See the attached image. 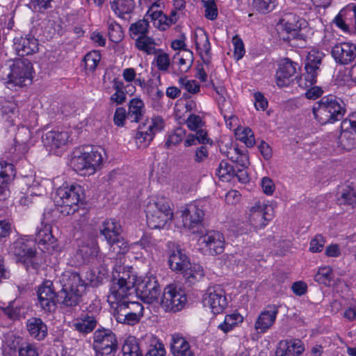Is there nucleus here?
I'll return each mask as SVG.
<instances>
[{"mask_svg": "<svg viewBox=\"0 0 356 356\" xmlns=\"http://www.w3.org/2000/svg\"><path fill=\"white\" fill-rule=\"evenodd\" d=\"M164 122L162 118L157 116L151 119L150 121L147 120L138 127L136 134V143H145V146L152 140L156 132L163 129Z\"/></svg>", "mask_w": 356, "mask_h": 356, "instance_id": "ddd939ff", "label": "nucleus"}, {"mask_svg": "<svg viewBox=\"0 0 356 356\" xmlns=\"http://www.w3.org/2000/svg\"><path fill=\"white\" fill-rule=\"evenodd\" d=\"M147 224L152 229H162L173 216L170 200L157 197L148 202L145 207Z\"/></svg>", "mask_w": 356, "mask_h": 356, "instance_id": "39448f33", "label": "nucleus"}, {"mask_svg": "<svg viewBox=\"0 0 356 356\" xmlns=\"http://www.w3.org/2000/svg\"><path fill=\"white\" fill-rule=\"evenodd\" d=\"M60 282L62 289L56 295L52 282L44 281L38 288V298H56L57 302L65 307H73L78 305L86 290L85 281L78 273L66 271L62 275Z\"/></svg>", "mask_w": 356, "mask_h": 356, "instance_id": "f257e3e1", "label": "nucleus"}, {"mask_svg": "<svg viewBox=\"0 0 356 356\" xmlns=\"http://www.w3.org/2000/svg\"><path fill=\"white\" fill-rule=\"evenodd\" d=\"M68 138L69 134L66 131H50L42 136V142L46 149L53 153L65 146Z\"/></svg>", "mask_w": 356, "mask_h": 356, "instance_id": "412c9836", "label": "nucleus"}, {"mask_svg": "<svg viewBox=\"0 0 356 356\" xmlns=\"http://www.w3.org/2000/svg\"><path fill=\"white\" fill-rule=\"evenodd\" d=\"M38 299L40 307L44 312L50 313L56 310V298H44V296H42V298H38Z\"/></svg>", "mask_w": 356, "mask_h": 356, "instance_id": "4d7b16f0", "label": "nucleus"}, {"mask_svg": "<svg viewBox=\"0 0 356 356\" xmlns=\"http://www.w3.org/2000/svg\"><path fill=\"white\" fill-rule=\"evenodd\" d=\"M204 215V205L201 202H193L186 205L182 212L184 227L195 233L197 231L194 229L202 225Z\"/></svg>", "mask_w": 356, "mask_h": 356, "instance_id": "9d476101", "label": "nucleus"}, {"mask_svg": "<svg viewBox=\"0 0 356 356\" xmlns=\"http://www.w3.org/2000/svg\"><path fill=\"white\" fill-rule=\"evenodd\" d=\"M186 131L181 127L176 128L172 133H170L165 143V147L170 149L172 146H175L179 144L183 138L185 137Z\"/></svg>", "mask_w": 356, "mask_h": 356, "instance_id": "c03bdc74", "label": "nucleus"}, {"mask_svg": "<svg viewBox=\"0 0 356 356\" xmlns=\"http://www.w3.org/2000/svg\"><path fill=\"white\" fill-rule=\"evenodd\" d=\"M10 72L8 74V83L22 86L27 79L32 78L33 65L26 58L17 59L10 66Z\"/></svg>", "mask_w": 356, "mask_h": 356, "instance_id": "f8f14e48", "label": "nucleus"}, {"mask_svg": "<svg viewBox=\"0 0 356 356\" xmlns=\"http://www.w3.org/2000/svg\"><path fill=\"white\" fill-rule=\"evenodd\" d=\"M267 205L265 204L257 203L249 210V219L256 227H264L266 222L268 221L266 218Z\"/></svg>", "mask_w": 356, "mask_h": 356, "instance_id": "c85d7f7f", "label": "nucleus"}, {"mask_svg": "<svg viewBox=\"0 0 356 356\" xmlns=\"http://www.w3.org/2000/svg\"><path fill=\"white\" fill-rule=\"evenodd\" d=\"M341 129H350L356 131V112L353 113L348 119H345L341 122Z\"/></svg>", "mask_w": 356, "mask_h": 356, "instance_id": "774afa93", "label": "nucleus"}, {"mask_svg": "<svg viewBox=\"0 0 356 356\" xmlns=\"http://www.w3.org/2000/svg\"><path fill=\"white\" fill-rule=\"evenodd\" d=\"M134 293L144 302L152 304L157 302L161 288L156 277H145L138 284Z\"/></svg>", "mask_w": 356, "mask_h": 356, "instance_id": "1a4fd4ad", "label": "nucleus"}, {"mask_svg": "<svg viewBox=\"0 0 356 356\" xmlns=\"http://www.w3.org/2000/svg\"><path fill=\"white\" fill-rule=\"evenodd\" d=\"M136 6V0H113L111 2V9L120 17L131 13Z\"/></svg>", "mask_w": 356, "mask_h": 356, "instance_id": "e433bc0d", "label": "nucleus"}, {"mask_svg": "<svg viewBox=\"0 0 356 356\" xmlns=\"http://www.w3.org/2000/svg\"><path fill=\"white\" fill-rule=\"evenodd\" d=\"M207 144L211 145L212 140L208 137L205 129L199 130L195 134H189L184 141L185 147L201 145L195 152L194 160L197 163H202L208 158L209 152L205 146Z\"/></svg>", "mask_w": 356, "mask_h": 356, "instance_id": "6e6552de", "label": "nucleus"}, {"mask_svg": "<svg viewBox=\"0 0 356 356\" xmlns=\"http://www.w3.org/2000/svg\"><path fill=\"white\" fill-rule=\"evenodd\" d=\"M331 53L337 63L347 65L356 56V46L349 42L339 43L332 47Z\"/></svg>", "mask_w": 356, "mask_h": 356, "instance_id": "6ab92c4d", "label": "nucleus"}, {"mask_svg": "<svg viewBox=\"0 0 356 356\" xmlns=\"http://www.w3.org/2000/svg\"><path fill=\"white\" fill-rule=\"evenodd\" d=\"M234 155H232L230 160L236 163V168H246L249 165V159L246 154L239 152L238 148H234Z\"/></svg>", "mask_w": 356, "mask_h": 356, "instance_id": "603ef678", "label": "nucleus"}, {"mask_svg": "<svg viewBox=\"0 0 356 356\" xmlns=\"http://www.w3.org/2000/svg\"><path fill=\"white\" fill-rule=\"evenodd\" d=\"M332 269L330 266L320 268L316 274L314 279L318 282H323L325 280H330Z\"/></svg>", "mask_w": 356, "mask_h": 356, "instance_id": "680f3d73", "label": "nucleus"}, {"mask_svg": "<svg viewBox=\"0 0 356 356\" xmlns=\"http://www.w3.org/2000/svg\"><path fill=\"white\" fill-rule=\"evenodd\" d=\"M181 273L189 285L195 284L204 277V271L202 266L196 264L193 265L190 264V266L186 267Z\"/></svg>", "mask_w": 356, "mask_h": 356, "instance_id": "473e14b6", "label": "nucleus"}, {"mask_svg": "<svg viewBox=\"0 0 356 356\" xmlns=\"http://www.w3.org/2000/svg\"><path fill=\"white\" fill-rule=\"evenodd\" d=\"M123 356H143V352L135 337H128L122 347Z\"/></svg>", "mask_w": 356, "mask_h": 356, "instance_id": "58836bf2", "label": "nucleus"}, {"mask_svg": "<svg viewBox=\"0 0 356 356\" xmlns=\"http://www.w3.org/2000/svg\"><path fill=\"white\" fill-rule=\"evenodd\" d=\"M137 244L146 251H151L156 245V240L147 234H144Z\"/></svg>", "mask_w": 356, "mask_h": 356, "instance_id": "e2e57ef3", "label": "nucleus"}, {"mask_svg": "<svg viewBox=\"0 0 356 356\" xmlns=\"http://www.w3.org/2000/svg\"><path fill=\"white\" fill-rule=\"evenodd\" d=\"M186 302V294L180 288L170 284L164 289L161 304L165 311L179 312L184 308Z\"/></svg>", "mask_w": 356, "mask_h": 356, "instance_id": "0eeeda50", "label": "nucleus"}, {"mask_svg": "<svg viewBox=\"0 0 356 356\" xmlns=\"http://www.w3.org/2000/svg\"><path fill=\"white\" fill-rule=\"evenodd\" d=\"M122 232V226L113 218L105 220L100 227V234L104 236L107 243L120 236Z\"/></svg>", "mask_w": 356, "mask_h": 356, "instance_id": "a878e982", "label": "nucleus"}, {"mask_svg": "<svg viewBox=\"0 0 356 356\" xmlns=\"http://www.w3.org/2000/svg\"><path fill=\"white\" fill-rule=\"evenodd\" d=\"M135 283L136 277L127 270L119 272L113 276L107 298L115 312L124 310L126 312L143 314V305L132 300Z\"/></svg>", "mask_w": 356, "mask_h": 356, "instance_id": "f03ea898", "label": "nucleus"}, {"mask_svg": "<svg viewBox=\"0 0 356 356\" xmlns=\"http://www.w3.org/2000/svg\"><path fill=\"white\" fill-rule=\"evenodd\" d=\"M149 22L147 19H140L132 24L129 27L130 35L132 38L140 35H145L148 32Z\"/></svg>", "mask_w": 356, "mask_h": 356, "instance_id": "de8ad7c7", "label": "nucleus"}, {"mask_svg": "<svg viewBox=\"0 0 356 356\" xmlns=\"http://www.w3.org/2000/svg\"><path fill=\"white\" fill-rule=\"evenodd\" d=\"M334 22L343 31H348L350 24L354 22L356 30V6H348L341 9L335 17Z\"/></svg>", "mask_w": 356, "mask_h": 356, "instance_id": "4be33fe9", "label": "nucleus"}, {"mask_svg": "<svg viewBox=\"0 0 356 356\" xmlns=\"http://www.w3.org/2000/svg\"><path fill=\"white\" fill-rule=\"evenodd\" d=\"M101 59L100 54L98 51H93L88 53L83 58L85 67L89 71H94Z\"/></svg>", "mask_w": 356, "mask_h": 356, "instance_id": "8fccbe9b", "label": "nucleus"}, {"mask_svg": "<svg viewBox=\"0 0 356 356\" xmlns=\"http://www.w3.org/2000/svg\"><path fill=\"white\" fill-rule=\"evenodd\" d=\"M126 118H127V113L125 108L118 107L113 116L114 124L118 127H123Z\"/></svg>", "mask_w": 356, "mask_h": 356, "instance_id": "0e129e2a", "label": "nucleus"}, {"mask_svg": "<svg viewBox=\"0 0 356 356\" xmlns=\"http://www.w3.org/2000/svg\"><path fill=\"white\" fill-rule=\"evenodd\" d=\"M280 22L284 30L291 34L293 38L304 40L303 35L300 33L301 24L296 20V15L287 14Z\"/></svg>", "mask_w": 356, "mask_h": 356, "instance_id": "7c9ffc66", "label": "nucleus"}, {"mask_svg": "<svg viewBox=\"0 0 356 356\" xmlns=\"http://www.w3.org/2000/svg\"><path fill=\"white\" fill-rule=\"evenodd\" d=\"M114 315L118 322L133 325L139 322L143 314L126 312L122 310V312H115Z\"/></svg>", "mask_w": 356, "mask_h": 356, "instance_id": "37998d69", "label": "nucleus"}, {"mask_svg": "<svg viewBox=\"0 0 356 356\" xmlns=\"http://www.w3.org/2000/svg\"><path fill=\"white\" fill-rule=\"evenodd\" d=\"M235 168L231 165L227 161H222L216 169V175L220 179L229 180L234 177Z\"/></svg>", "mask_w": 356, "mask_h": 356, "instance_id": "49530a36", "label": "nucleus"}, {"mask_svg": "<svg viewBox=\"0 0 356 356\" xmlns=\"http://www.w3.org/2000/svg\"><path fill=\"white\" fill-rule=\"evenodd\" d=\"M325 243V239L321 234L316 235L310 241L309 250L312 252H321Z\"/></svg>", "mask_w": 356, "mask_h": 356, "instance_id": "13d9d810", "label": "nucleus"}, {"mask_svg": "<svg viewBox=\"0 0 356 356\" xmlns=\"http://www.w3.org/2000/svg\"><path fill=\"white\" fill-rule=\"evenodd\" d=\"M124 33L120 25L111 23L108 26V37L111 41L115 43L120 42L123 38Z\"/></svg>", "mask_w": 356, "mask_h": 356, "instance_id": "3c124183", "label": "nucleus"}, {"mask_svg": "<svg viewBox=\"0 0 356 356\" xmlns=\"http://www.w3.org/2000/svg\"><path fill=\"white\" fill-rule=\"evenodd\" d=\"M186 123L191 131H196V132L203 129L202 127L204 125V122L202 121L201 117L195 114H191L188 117Z\"/></svg>", "mask_w": 356, "mask_h": 356, "instance_id": "6e6d98bb", "label": "nucleus"}, {"mask_svg": "<svg viewBox=\"0 0 356 356\" xmlns=\"http://www.w3.org/2000/svg\"><path fill=\"white\" fill-rule=\"evenodd\" d=\"M97 323V321L93 315H90L88 313H82L74 321L73 327L80 333L88 334L95 328Z\"/></svg>", "mask_w": 356, "mask_h": 356, "instance_id": "bb28decb", "label": "nucleus"}, {"mask_svg": "<svg viewBox=\"0 0 356 356\" xmlns=\"http://www.w3.org/2000/svg\"><path fill=\"white\" fill-rule=\"evenodd\" d=\"M165 350L161 343H157L155 346H151L145 356H165Z\"/></svg>", "mask_w": 356, "mask_h": 356, "instance_id": "338daca9", "label": "nucleus"}, {"mask_svg": "<svg viewBox=\"0 0 356 356\" xmlns=\"http://www.w3.org/2000/svg\"><path fill=\"white\" fill-rule=\"evenodd\" d=\"M202 243L205 245L211 255L220 254L225 250V238L218 231H209L201 237Z\"/></svg>", "mask_w": 356, "mask_h": 356, "instance_id": "aec40b11", "label": "nucleus"}, {"mask_svg": "<svg viewBox=\"0 0 356 356\" xmlns=\"http://www.w3.org/2000/svg\"><path fill=\"white\" fill-rule=\"evenodd\" d=\"M312 113L321 124H332L343 119L346 108L342 100L334 95H326L314 104Z\"/></svg>", "mask_w": 356, "mask_h": 356, "instance_id": "20e7f679", "label": "nucleus"}, {"mask_svg": "<svg viewBox=\"0 0 356 356\" xmlns=\"http://www.w3.org/2000/svg\"><path fill=\"white\" fill-rule=\"evenodd\" d=\"M204 306H209L213 314H220L227 305L224 291L220 286L208 289L203 300Z\"/></svg>", "mask_w": 356, "mask_h": 356, "instance_id": "2eb2a0df", "label": "nucleus"}, {"mask_svg": "<svg viewBox=\"0 0 356 356\" xmlns=\"http://www.w3.org/2000/svg\"><path fill=\"white\" fill-rule=\"evenodd\" d=\"M341 200L342 201L341 203L354 207L356 205V191L350 189L348 192L342 193Z\"/></svg>", "mask_w": 356, "mask_h": 356, "instance_id": "69168bd1", "label": "nucleus"}, {"mask_svg": "<svg viewBox=\"0 0 356 356\" xmlns=\"http://www.w3.org/2000/svg\"><path fill=\"white\" fill-rule=\"evenodd\" d=\"M26 327L29 335L38 341L43 340L47 335V327L40 318L32 317L28 319Z\"/></svg>", "mask_w": 356, "mask_h": 356, "instance_id": "393cba45", "label": "nucleus"}, {"mask_svg": "<svg viewBox=\"0 0 356 356\" xmlns=\"http://www.w3.org/2000/svg\"><path fill=\"white\" fill-rule=\"evenodd\" d=\"M156 54V56H155L154 60L156 62L157 68L160 71L166 72L170 65V60L168 54L162 52V51H159Z\"/></svg>", "mask_w": 356, "mask_h": 356, "instance_id": "5fc2aeb1", "label": "nucleus"}, {"mask_svg": "<svg viewBox=\"0 0 356 356\" xmlns=\"http://www.w3.org/2000/svg\"><path fill=\"white\" fill-rule=\"evenodd\" d=\"M243 321V317L240 314L233 313L226 315L223 323H220L218 327L223 332L227 333Z\"/></svg>", "mask_w": 356, "mask_h": 356, "instance_id": "ea45409f", "label": "nucleus"}, {"mask_svg": "<svg viewBox=\"0 0 356 356\" xmlns=\"http://www.w3.org/2000/svg\"><path fill=\"white\" fill-rule=\"evenodd\" d=\"M324 54L316 49H311L307 56L305 63V80L311 85L316 83V77L320 72V65Z\"/></svg>", "mask_w": 356, "mask_h": 356, "instance_id": "4468645a", "label": "nucleus"}, {"mask_svg": "<svg viewBox=\"0 0 356 356\" xmlns=\"http://www.w3.org/2000/svg\"><path fill=\"white\" fill-rule=\"evenodd\" d=\"M338 138V145L342 149L349 151L356 147V131L341 129Z\"/></svg>", "mask_w": 356, "mask_h": 356, "instance_id": "c9c22d12", "label": "nucleus"}, {"mask_svg": "<svg viewBox=\"0 0 356 356\" xmlns=\"http://www.w3.org/2000/svg\"><path fill=\"white\" fill-rule=\"evenodd\" d=\"M35 235V241L42 252H51L54 250L56 239L52 235L49 225L41 223L40 227L36 228Z\"/></svg>", "mask_w": 356, "mask_h": 356, "instance_id": "f3484780", "label": "nucleus"}, {"mask_svg": "<svg viewBox=\"0 0 356 356\" xmlns=\"http://www.w3.org/2000/svg\"><path fill=\"white\" fill-rule=\"evenodd\" d=\"M127 118L131 122H138L145 116V108L143 100L139 98H133L128 104Z\"/></svg>", "mask_w": 356, "mask_h": 356, "instance_id": "cd10ccee", "label": "nucleus"}, {"mask_svg": "<svg viewBox=\"0 0 356 356\" xmlns=\"http://www.w3.org/2000/svg\"><path fill=\"white\" fill-rule=\"evenodd\" d=\"M168 263L172 270L180 273H182L191 264L188 257L179 247H177L170 254Z\"/></svg>", "mask_w": 356, "mask_h": 356, "instance_id": "b1692460", "label": "nucleus"}, {"mask_svg": "<svg viewBox=\"0 0 356 356\" xmlns=\"http://www.w3.org/2000/svg\"><path fill=\"white\" fill-rule=\"evenodd\" d=\"M118 348L116 335L109 329H98L93 334L96 356H115Z\"/></svg>", "mask_w": 356, "mask_h": 356, "instance_id": "423d86ee", "label": "nucleus"}, {"mask_svg": "<svg viewBox=\"0 0 356 356\" xmlns=\"http://www.w3.org/2000/svg\"><path fill=\"white\" fill-rule=\"evenodd\" d=\"M110 252L115 256L127 254L129 250L128 242L121 235L108 242Z\"/></svg>", "mask_w": 356, "mask_h": 356, "instance_id": "4c0bfd02", "label": "nucleus"}, {"mask_svg": "<svg viewBox=\"0 0 356 356\" xmlns=\"http://www.w3.org/2000/svg\"><path fill=\"white\" fill-rule=\"evenodd\" d=\"M232 42L234 47V57L236 60H240L243 58L245 52L243 42L238 35H235L232 38Z\"/></svg>", "mask_w": 356, "mask_h": 356, "instance_id": "bf43d9fd", "label": "nucleus"}, {"mask_svg": "<svg viewBox=\"0 0 356 356\" xmlns=\"http://www.w3.org/2000/svg\"><path fill=\"white\" fill-rule=\"evenodd\" d=\"M195 45L204 63L209 65L211 62V45L209 37L206 33H203L197 38Z\"/></svg>", "mask_w": 356, "mask_h": 356, "instance_id": "f704fd0d", "label": "nucleus"}, {"mask_svg": "<svg viewBox=\"0 0 356 356\" xmlns=\"http://www.w3.org/2000/svg\"><path fill=\"white\" fill-rule=\"evenodd\" d=\"M98 252L99 246L93 241L82 242L76 251L77 255L82 258L83 262L89 261L91 259L96 257Z\"/></svg>", "mask_w": 356, "mask_h": 356, "instance_id": "72a5a7b5", "label": "nucleus"}, {"mask_svg": "<svg viewBox=\"0 0 356 356\" xmlns=\"http://www.w3.org/2000/svg\"><path fill=\"white\" fill-rule=\"evenodd\" d=\"M86 159L90 165V168L96 170V168L102 163V157L100 153L97 151H91L90 152H84Z\"/></svg>", "mask_w": 356, "mask_h": 356, "instance_id": "052dcab7", "label": "nucleus"}, {"mask_svg": "<svg viewBox=\"0 0 356 356\" xmlns=\"http://www.w3.org/2000/svg\"><path fill=\"white\" fill-rule=\"evenodd\" d=\"M86 158L85 153H82L80 155H74L70 160L72 169L81 175L85 176L95 172L94 168H90Z\"/></svg>", "mask_w": 356, "mask_h": 356, "instance_id": "2f4dec72", "label": "nucleus"}, {"mask_svg": "<svg viewBox=\"0 0 356 356\" xmlns=\"http://www.w3.org/2000/svg\"><path fill=\"white\" fill-rule=\"evenodd\" d=\"M205 8V17L210 20H214L218 17V8L215 0H202Z\"/></svg>", "mask_w": 356, "mask_h": 356, "instance_id": "864d4df0", "label": "nucleus"}, {"mask_svg": "<svg viewBox=\"0 0 356 356\" xmlns=\"http://www.w3.org/2000/svg\"><path fill=\"white\" fill-rule=\"evenodd\" d=\"M280 346L285 349L286 352L291 356H298L302 354L305 350L302 342L298 339L281 341Z\"/></svg>", "mask_w": 356, "mask_h": 356, "instance_id": "79ce46f5", "label": "nucleus"}, {"mask_svg": "<svg viewBox=\"0 0 356 356\" xmlns=\"http://www.w3.org/2000/svg\"><path fill=\"white\" fill-rule=\"evenodd\" d=\"M297 63L289 58H285L280 64L276 72V83L279 87H284L289 84V79L296 72Z\"/></svg>", "mask_w": 356, "mask_h": 356, "instance_id": "5701e85b", "label": "nucleus"}, {"mask_svg": "<svg viewBox=\"0 0 356 356\" xmlns=\"http://www.w3.org/2000/svg\"><path fill=\"white\" fill-rule=\"evenodd\" d=\"M277 0H252V7L257 11L266 13L272 11L276 4Z\"/></svg>", "mask_w": 356, "mask_h": 356, "instance_id": "09e8293b", "label": "nucleus"}, {"mask_svg": "<svg viewBox=\"0 0 356 356\" xmlns=\"http://www.w3.org/2000/svg\"><path fill=\"white\" fill-rule=\"evenodd\" d=\"M13 48L19 56L32 55L39 51L38 40L31 35L25 37L15 38L13 40Z\"/></svg>", "mask_w": 356, "mask_h": 356, "instance_id": "a211bd4d", "label": "nucleus"}, {"mask_svg": "<svg viewBox=\"0 0 356 356\" xmlns=\"http://www.w3.org/2000/svg\"><path fill=\"white\" fill-rule=\"evenodd\" d=\"M171 351L174 356H195L188 342L178 334L172 337Z\"/></svg>", "mask_w": 356, "mask_h": 356, "instance_id": "c756f323", "label": "nucleus"}, {"mask_svg": "<svg viewBox=\"0 0 356 356\" xmlns=\"http://www.w3.org/2000/svg\"><path fill=\"white\" fill-rule=\"evenodd\" d=\"M15 176V170L12 163L0 162V179L3 183H9Z\"/></svg>", "mask_w": 356, "mask_h": 356, "instance_id": "a18cd8bd", "label": "nucleus"}, {"mask_svg": "<svg viewBox=\"0 0 356 356\" xmlns=\"http://www.w3.org/2000/svg\"><path fill=\"white\" fill-rule=\"evenodd\" d=\"M83 190L80 185L64 183L56 189L54 201L60 213L70 216L79 211V204H83Z\"/></svg>", "mask_w": 356, "mask_h": 356, "instance_id": "7ed1b4c3", "label": "nucleus"}, {"mask_svg": "<svg viewBox=\"0 0 356 356\" xmlns=\"http://www.w3.org/2000/svg\"><path fill=\"white\" fill-rule=\"evenodd\" d=\"M280 306L268 305L263 310L254 323V329L258 333H265L275 322Z\"/></svg>", "mask_w": 356, "mask_h": 356, "instance_id": "dca6fc26", "label": "nucleus"}, {"mask_svg": "<svg viewBox=\"0 0 356 356\" xmlns=\"http://www.w3.org/2000/svg\"><path fill=\"white\" fill-rule=\"evenodd\" d=\"M8 252L15 258L17 262L26 265L27 267L29 264H33V259L36 255L35 248L22 238H17L10 245Z\"/></svg>", "mask_w": 356, "mask_h": 356, "instance_id": "9b49d317", "label": "nucleus"}, {"mask_svg": "<svg viewBox=\"0 0 356 356\" xmlns=\"http://www.w3.org/2000/svg\"><path fill=\"white\" fill-rule=\"evenodd\" d=\"M154 44V40L146 35H140L136 40V47L147 54H156L159 51H161V49H155Z\"/></svg>", "mask_w": 356, "mask_h": 356, "instance_id": "a19ab883", "label": "nucleus"}]
</instances>
